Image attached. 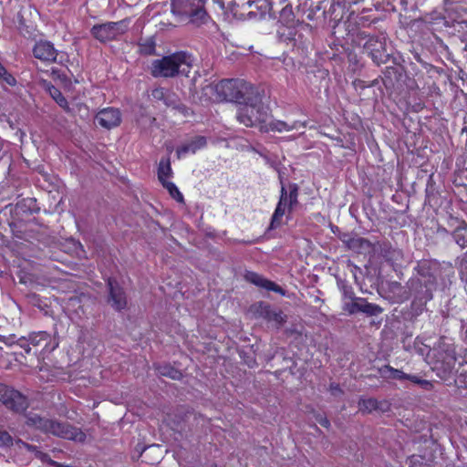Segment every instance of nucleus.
I'll return each mask as SVG.
<instances>
[{"instance_id": "nucleus-1", "label": "nucleus", "mask_w": 467, "mask_h": 467, "mask_svg": "<svg viewBox=\"0 0 467 467\" xmlns=\"http://www.w3.org/2000/svg\"><path fill=\"white\" fill-rule=\"evenodd\" d=\"M193 57L187 52H175L161 58L154 59L150 72L154 78H171L187 77L192 67Z\"/></svg>"}, {"instance_id": "nucleus-2", "label": "nucleus", "mask_w": 467, "mask_h": 467, "mask_svg": "<svg viewBox=\"0 0 467 467\" xmlns=\"http://www.w3.org/2000/svg\"><path fill=\"white\" fill-rule=\"evenodd\" d=\"M268 119V107L264 103L263 97L254 89L243 103L240 104L237 119L246 127L259 126L264 130V124Z\"/></svg>"}, {"instance_id": "nucleus-3", "label": "nucleus", "mask_w": 467, "mask_h": 467, "mask_svg": "<svg viewBox=\"0 0 467 467\" xmlns=\"http://www.w3.org/2000/svg\"><path fill=\"white\" fill-rule=\"evenodd\" d=\"M207 88L215 91V100L235 101L239 104L250 94H254L255 89L243 79H224Z\"/></svg>"}, {"instance_id": "nucleus-4", "label": "nucleus", "mask_w": 467, "mask_h": 467, "mask_svg": "<svg viewBox=\"0 0 467 467\" xmlns=\"http://www.w3.org/2000/svg\"><path fill=\"white\" fill-rule=\"evenodd\" d=\"M27 424L45 432L52 433L53 435L64 439L75 441H84L86 439V434L79 429L71 427L67 423H61L42 418L36 414L28 416Z\"/></svg>"}, {"instance_id": "nucleus-5", "label": "nucleus", "mask_w": 467, "mask_h": 467, "mask_svg": "<svg viewBox=\"0 0 467 467\" xmlns=\"http://www.w3.org/2000/svg\"><path fill=\"white\" fill-rule=\"evenodd\" d=\"M29 345L34 348H42L44 353H50L57 348L58 342L50 334L45 331H39L30 334L27 340L20 339V346L24 348L27 353L31 350Z\"/></svg>"}, {"instance_id": "nucleus-6", "label": "nucleus", "mask_w": 467, "mask_h": 467, "mask_svg": "<svg viewBox=\"0 0 467 467\" xmlns=\"http://www.w3.org/2000/svg\"><path fill=\"white\" fill-rule=\"evenodd\" d=\"M125 21L109 22L94 26L91 29L92 36L100 42L110 41L122 35L127 30Z\"/></svg>"}, {"instance_id": "nucleus-7", "label": "nucleus", "mask_w": 467, "mask_h": 467, "mask_svg": "<svg viewBox=\"0 0 467 467\" xmlns=\"http://www.w3.org/2000/svg\"><path fill=\"white\" fill-rule=\"evenodd\" d=\"M297 201V189L294 188L290 190L289 193L286 192L284 187L281 190V197L280 201L276 206V209L273 214L272 227H276L281 223L282 217L286 213V212H290L293 208V205L296 203Z\"/></svg>"}, {"instance_id": "nucleus-8", "label": "nucleus", "mask_w": 467, "mask_h": 467, "mask_svg": "<svg viewBox=\"0 0 467 467\" xmlns=\"http://www.w3.org/2000/svg\"><path fill=\"white\" fill-rule=\"evenodd\" d=\"M0 401L6 408L16 411L24 410L27 406L25 396L19 391L3 384H0Z\"/></svg>"}, {"instance_id": "nucleus-9", "label": "nucleus", "mask_w": 467, "mask_h": 467, "mask_svg": "<svg viewBox=\"0 0 467 467\" xmlns=\"http://www.w3.org/2000/svg\"><path fill=\"white\" fill-rule=\"evenodd\" d=\"M46 89L52 97V99L61 107L66 112L68 113H76L77 110L81 115V117H85L88 115V108L85 105L79 103H71L67 102V99L62 95V93L54 86L50 84H45Z\"/></svg>"}, {"instance_id": "nucleus-10", "label": "nucleus", "mask_w": 467, "mask_h": 467, "mask_svg": "<svg viewBox=\"0 0 467 467\" xmlns=\"http://www.w3.org/2000/svg\"><path fill=\"white\" fill-rule=\"evenodd\" d=\"M95 119L99 126L109 130L119 125L121 121V115L119 109L107 108L101 109L96 115Z\"/></svg>"}, {"instance_id": "nucleus-11", "label": "nucleus", "mask_w": 467, "mask_h": 467, "mask_svg": "<svg viewBox=\"0 0 467 467\" xmlns=\"http://www.w3.org/2000/svg\"><path fill=\"white\" fill-rule=\"evenodd\" d=\"M34 57L44 62H54L57 59V51L49 41H38L33 48Z\"/></svg>"}, {"instance_id": "nucleus-12", "label": "nucleus", "mask_w": 467, "mask_h": 467, "mask_svg": "<svg viewBox=\"0 0 467 467\" xmlns=\"http://www.w3.org/2000/svg\"><path fill=\"white\" fill-rule=\"evenodd\" d=\"M201 7V0H175L172 11L185 16H192Z\"/></svg>"}, {"instance_id": "nucleus-13", "label": "nucleus", "mask_w": 467, "mask_h": 467, "mask_svg": "<svg viewBox=\"0 0 467 467\" xmlns=\"http://www.w3.org/2000/svg\"><path fill=\"white\" fill-rule=\"evenodd\" d=\"M244 278L246 281L259 286L263 287L269 291H275L280 294H283V290L280 286L275 285V283L264 278L260 275L254 272H246L244 275Z\"/></svg>"}, {"instance_id": "nucleus-14", "label": "nucleus", "mask_w": 467, "mask_h": 467, "mask_svg": "<svg viewBox=\"0 0 467 467\" xmlns=\"http://www.w3.org/2000/svg\"><path fill=\"white\" fill-rule=\"evenodd\" d=\"M206 144L204 137H197L188 143L178 148L176 153L178 158H183L188 154H194L197 150L202 149Z\"/></svg>"}, {"instance_id": "nucleus-15", "label": "nucleus", "mask_w": 467, "mask_h": 467, "mask_svg": "<svg viewBox=\"0 0 467 467\" xmlns=\"http://www.w3.org/2000/svg\"><path fill=\"white\" fill-rule=\"evenodd\" d=\"M110 299L109 302L111 306L117 309L120 310L126 306V297L121 288H119L117 284H114L112 281H109Z\"/></svg>"}, {"instance_id": "nucleus-16", "label": "nucleus", "mask_w": 467, "mask_h": 467, "mask_svg": "<svg viewBox=\"0 0 467 467\" xmlns=\"http://www.w3.org/2000/svg\"><path fill=\"white\" fill-rule=\"evenodd\" d=\"M304 128L305 123L300 121H295L292 124H287L285 121L282 120H274L271 121L267 126L264 124V130L263 131H267L269 130L278 131V132H284V131H290L298 128Z\"/></svg>"}, {"instance_id": "nucleus-17", "label": "nucleus", "mask_w": 467, "mask_h": 467, "mask_svg": "<svg viewBox=\"0 0 467 467\" xmlns=\"http://www.w3.org/2000/svg\"><path fill=\"white\" fill-rule=\"evenodd\" d=\"M172 175V170L168 159L161 160L158 168V179L161 183L168 182V179Z\"/></svg>"}, {"instance_id": "nucleus-18", "label": "nucleus", "mask_w": 467, "mask_h": 467, "mask_svg": "<svg viewBox=\"0 0 467 467\" xmlns=\"http://www.w3.org/2000/svg\"><path fill=\"white\" fill-rule=\"evenodd\" d=\"M358 312L377 315L381 312V308L374 304L366 302L364 299L358 298Z\"/></svg>"}, {"instance_id": "nucleus-19", "label": "nucleus", "mask_w": 467, "mask_h": 467, "mask_svg": "<svg viewBox=\"0 0 467 467\" xmlns=\"http://www.w3.org/2000/svg\"><path fill=\"white\" fill-rule=\"evenodd\" d=\"M381 373L384 377H386L388 379H392L402 380V379H406V378H407L406 373L402 372L401 370L393 368L392 367H389V366H385L382 368Z\"/></svg>"}, {"instance_id": "nucleus-20", "label": "nucleus", "mask_w": 467, "mask_h": 467, "mask_svg": "<svg viewBox=\"0 0 467 467\" xmlns=\"http://www.w3.org/2000/svg\"><path fill=\"white\" fill-rule=\"evenodd\" d=\"M161 184L174 200L179 202H183V195L173 182L168 181Z\"/></svg>"}, {"instance_id": "nucleus-21", "label": "nucleus", "mask_w": 467, "mask_h": 467, "mask_svg": "<svg viewBox=\"0 0 467 467\" xmlns=\"http://www.w3.org/2000/svg\"><path fill=\"white\" fill-rule=\"evenodd\" d=\"M140 52L145 55H152L155 52V42L152 38L142 40L139 44Z\"/></svg>"}, {"instance_id": "nucleus-22", "label": "nucleus", "mask_w": 467, "mask_h": 467, "mask_svg": "<svg viewBox=\"0 0 467 467\" xmlns=\"http://www.w3.org/2000/svg\"><path fill=\"white\" fill-rule=\"evenodd\" d=\"M358 408L363 412H371L378 409V401L374 399L361 400Z\"/></svg>"}, {"instance_id": "nucleus-23", "label": "nucleus", "mask_w": 467, "mask_h": 467, "mask_svg": "<svg viewBox=\"0 0 467 467\" xmlns=\"http://www.w3.org/2000/svg\"><path fill=\"white\" fill-rule=\"evenodd\" d=\"M454 240L457 244L462 247H467V229L466 228H459L454 232Z\"/></svg>"}, {"instance_id": "nucleus-24", "label": "nucleus", "mask_w": 467, "mask_h": 467, "mask_svg": "<svg viewBox=\"0 0 467 467\" xmlns=\"http://www.w3.org/2000/svg\"><path fill=\"white\" fill-rule=\"evenodd\" d=\"M406 379L410 380L411 382L421 386L425 389H429L431 387V384L430 381L425 380V379H420L419 377H417L415 375H409V374H407Z\"/></svg>"}, {"instance_id": "nucleus-25", "label": "nucleus", "mask_w": 467, "mask_h": 467, "mask_svg": "<svg viewBox=\"0 0 467 467\" xmlns=\"http://www.w3.org/2000/svg\"><path fill=\"white\" fill-rule=\"evenodd\" d=\"M0 78L3 79L6 84L14 86L16 84L15 78L6 72L5 68L0 64Z\"/></svg>"}, {"instance_id": "nucleus-26", "label": "nucleus", "mask_w": 467, "mask_h": 467, "mask_svg": "<svg viewBox=\"0 0 467 467\" xmlns=\"http://www.w3.org/2000/svg\"><path fill=\"white\" fill-rule=\"evenodd\" d=\"M166 95H167V90L164 89L163 88H157L153 89L151 92V97L154 99L164 100L165 104H168V102L166 101Z\"/></svg>"}, {"instance_id": "nucleus-27", "label": "nucleus", "mask_w": 467, "mask_h": 467, "mask_svg": "<svg viewBox=\"0 0 467 467\" xmlns=\"http://www.w3.org/2000/svg\"><path fill=\"white\" fill-rule=\"evenodd\" d=\"M13 440L10 434L5 431L0 430V446L8 447L12 444Z\"/></svg>"}, {"instance_id": "nucleus-28", "label": "nucleus", "mask_w": 467, "mask_h": 467, "mask_svg": "<svg viewBox=\"0 0 467 467\" xmlns=\"http://www.w3.org/2000/svg\"><path fill=\"white\" fill-rule=\"evenodd\" d=\"M345 310L348 311L350 314L357 313L358 312V298L355 299L351 303L346 304Z\"/></svg>"}, {"instance_id": "nucleus-29", "label": "nucleus", "mask_w": 467, "mask_h": 467, "mask_svg": "<svg viewBox=\"0 0 467 467\" xmlns=\"http://www.w3.org/2000/svg\"><path fill=\"white\" fill-rule=\"evenodd\" d=\"M317 422L322 425L323 427L328 428L329 427V420L323 416H318L317 418Z\"/></svg>"}, {"instance_id": "nucleus-30", "label": "nucleus", "mask_w": 467, "mask_h": 467, "mask_svg": "<svg viewBox=\"0 0 467 467\" xmlns=\"http://www.w3.org/2000/svg\"><path fill=\"white\" fill-rule=\"evenodd\" d=\"M162 375L169 376L171 379H179L180 378V372L177 370H171L170 372H161Z\"/></svg>"}, {"instance_id": "nucleus-31", "label": "nucleus", "mask_w": 467, "mask_h": 467, "mask_svg": "<svg viewBox=\"0 0 467 467\" xmlns=\"http://www.w3.org/2000/svg\"><path fill=\"white\" fill-rule=\"evenodd\" d=\"M274 319L278 322V323H283L285 321V317H284V315L283 313L279 312V313H275L274 314Z\"/></svg>"}, {"instance_id": "nucleus-32", "label": "nucleus", "mask_w": 467, "mask_h": 467, "mask_svg": "<svg viewBox=\"0 0 467 467\" xmlns=\"http://www.w3.org/2000/svg\"><path fill=\"white\" fill-rule=\"evenodd\" d=\"M36 455L42 460V461H47V455L40 452V451H36Z\"/></svg>"}, {"instance_id": "nucleus-33", "label": "nucleus", "mask_w": 467, "mask_h": 467, "mask_svg": "<svg viewBox=\"0 0 467 467\" xmlns=\"http://www.w3.org/2000/svg\"><path fill=\"white\" fill-rule=\"evenodd\" d=\"M246 4H247L249 6H251V5L254 4V2H252V1H248Z\"/></svg>"}, {"instance_id": "nucleus-34", "label": "nucleus", "mask_w": 467, "mask_h": 467, "mask_svg": "<svg viewBox=\"0 0 467 467\" xmlns=\"http://www.w3.org/2000/svg\"><path fill=\"white\" fill-rule=\"evenodd\" d=\"M28 450H30L32 447L30 445H27V444H24Z\"/></svg>"}, {"instance_id": "nucleus-35", "label": "nucleus", "mask_w": 467, "mask_h": 467, "mask_svg": "<svg viewBox=\"0 0 467 467\" xmlns=\"http://www.w3.org/2000/svg\"><path fill=\"white\" fill-rule=\"evenodd\" d=\"M279 2H280V3H285V0H279Z\"/></svg>"}]
</instances>
